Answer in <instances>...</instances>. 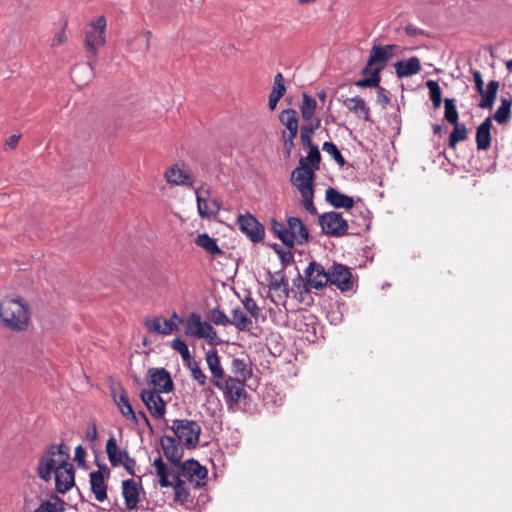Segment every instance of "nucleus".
<instances>
[{
	"label": "nucleus",
	"instance_id": "f257e3e1",
	"mask_svg": "<svg viewBox=\"0 0 512 512\" xmlns=\"http://www.w3.org/2000/svg\"><path fill=\"white\" fill-rule=\"evenodd\" d=\"M69 460V448L62 443L48 445L38 461V476L47 482L55 474V489L61 494L67 493L75 484V470Z\"/></svg>",
	"mask_w": 512,
	"mask_h": 512
},
{
	"label": "nucleus",
	"instance_id": "f03ea898",
	"mask_svg": "<svg viewBox=\"0 0 512 512\" xmlns=\"http://www.w3.org/2000/svg\"><path fill=\"white\" fill-rule=\"evenodd\" d=\"M107 20L101 15L91 20L84 32V49L87 58V65L92 71L95 68L98 51L106 44Z\"/></svg>",
	"mask_w": 512,
	"mask_h": 512
},
{
	"label": "nucleus",
	"instance_id": "7ed1b4c3",
	"mask_svg": "<svg viewBox=\"0 0 512 512\" xmlns=\"http://www.w3.org/2000/svg\"><path fill=\"white\" fill-rule=\"evenodd\" d=\"M0 317L4 324L12 330L23 331L28 327L29 308L21 298H5L0 305Z\"/></svg>",
	"mask_w": 512,
	"mask_h": 512
},
{
	"label": "nucleus",
	"instance_id": "20e7f679",
	"mask_svg": "<svg viewBox=\"0 0 512 512\" xmlns=\"http://www.w3.org/2000/svg\"><path fill=\"white\" fill-rule=\"evenodd\" d=\"M153 465L156 469V474L159 478V483L162 487L173 486L175 500L178 502H184L189 497V492L186 488L185 481L177 475L175 471L170 470L164 463L161 456L154 459Z\"/></svg>",
	"mask_w": 512,
	"mask_h": 512
},
{
	"label": "nucleus",
	"instance_id": "39448f33",
	"mask_svg": "<svg viewBox=\"0 0 512 512\" xmlns=\"http://www.w3.org/2000/svg\"><path fill=\"white\" fill-rule=\"evenodd\" d=\"M184 333L189 337L205 339L208 344L212 346H216L221 343V340L213 326L208 322L202 321L200 315L195 312L191 313L186 319Z\"/></svg>",
	"mask_w": 512,
	"mask_h": 512
},
{
	"label": "nucleus",
	"instance_id": "423d86ee",
	"mask_svg": "<svg viewBox=\"0 0 512 512\" xmlns=\"http://www.w3.org/2000/svg\"><path fill=\"white\" fill-rule=\"evenodd\" d=\"M311 291L312 290H267L268 296L275 304H282L287 309L288 307L294 309V301L300 304L296 307L297 309L310 306L313 303Z\"/></svg>",
	"mask_w": 512,
	"mask_h": 512
},
{
	"label": "nucleus",
	"instance_id": "0eeeda50",
	"mask_svg": "<svg viewBox=\"0 0 512 512\" xmlns=\"http://www.w3.org/2000/svg\"><path fill=\"white\" fill-rule=\"evenodd\" d=\"M170 429L188 448L195 447L199 442L201 427L194 420L175 419L172 421Z\"/></svg>",
	"mask_w": 512,
	"mask_h": 512
},
{
	"label": "nucleus",
	"instance_id": "6e6552de",
	"mask_svg": "<svg viewBox=\"0 0 512 512\" xmlns=\"http://www.w3.org/2000/svg\"><path fill=\"white\" fill-rule=\"evenodd\" d=\"M219 385L216 387L223 391L228 409L234 410L246 394L244 382L233 377H225L219 382Z\"/></svg>",
	"mask_w": 512,
	"mask_h": 512
},
{
	"label": "nucleus",
	"instance_id": "1a4fd4ad",
	"mask_svg": "<svg viewBox=\"0 0 512 512\" xmlns=\"http://www.w3.org/2000/svg\"><path fill=\"white\" fill-rule=\"evenodd\" d=\"M315 172L309 168L306 159L299 160V166L291 174L290 181L300 194L314 190Z\"/></svg>",
	"mask_w": 512,
	"mask_h": 512
},
{
	"label": "nucleus",
	"instance_id": "9d476101",
	"mask_svg": "<svg viewBox=\"0 0 512 512\" xmlns=\"http://www.w3.org/2000/svg\"><path fill=\"white\" fill-rule=\"evenodd\" d=\"M328 278V284L337 288H353L358 282V277L352 274L351 269L340 263H334L328 268Z\"/></svg>",
	"mask_w": 512,
	"mask_h": 512
},
{
	"label": "nucleus",
	"instance_id": "9b49d317",
	"mask_svg": "<svg viewBox=\"0 0 512 512\" xmlns=\"http://www.w3.org/2000/svg\"><path fill=\"white\" fill-rule=\"evenodd\" d=\"M319 223L324 233L334 237L346 234L348 223L338 212H327L319 217Z\"/></svg>",
	"mask_w": 512,
	"mask_h": 512
},
{
	"label": "nucleus",
	"instance_id": "f8f14e48",
	"mask_svg": "<svg viewBox=\"0 0 512 512\" xmlns=\"http://www.w3.org/2000/svg\"><path fill=\"white\" fill-rule=\"evenodd\" d=\"M198 213L202 218L210 219L221 209V202L218 199H210L208 188L200 187L196 190Z\"/></svg>",
	"mask_w": 512,
	"mask_h": 512
},
{
	"label": "nucleus",
	"instance_id": "ddd939ff",
	"mask_svg": "<svg viewBox=\"0 0 512 512\" xmlns=\"http://www.w3.org/2000/svg\"><path fill=\"white\" fill-rule=\"evenodd\" d=\"M238 224L240 231L252 242L257 243L263 240L265 235L264 226L252 214L239 215Z\"/></svg>",
	"mask_w": 512,
	"mask_h": 512
},
{
	"label": "nucleus",
	"instance_id": "4468645a",
	"mask_svg": "<svg viewBox=\"0 0 512 512\" xmlns=\"http://www.w3.org/2000/svg\"><path fill=\"white\" fill-rule=\"evenodd\" d=\"M165 179L169 184L179 186H192L195 177L184 163H176L165 172Z\"/></svg>",
	"mask_w": 512,
	"mask_h": 512
},
{
	"label": "nucleus",
	"instance_id": "2eb2a0df",
	"mask_svg": "<svg viewBox=\"0 0 512 512\" xmlns=\"http://www.w3.org/2000/svg\"><path fill=\"white\" fill-rule=\"evenodd\" d=\"M141 400L156 419L164 417L166 412V403L160 396V393L153 390H142L140 394Z\"/></svg>",
	"mask_w": 512,
	"mask_h": 512
},
{
	"label": "nucleus",
	"instance_id": "dca6fc26",
	"mask_svg": "<svg viewBox=\"0 0 512 512\" xmlns=\"http://www.w3.org/2000/svg\"><path fill=\"white\" fill-rule=\"evenodd\" d=\"M148 376L154 387V392L169 393L173 390L172 378L165 368H151L148 371Z\"/></svg>",
	"mask_w": 512,
	"mask_h": 512
},
{
	"label": "nucleus",
	"instance_id": "f3484780",
	"mask_svg": "<svg viewBox=\"0 0 512 512\" xmlns=\"http://www.w3.org/2000/svg\"><path fill=\"white\" fill-rule=\"evenodd\" d=\"M169 469L175 471L177 475H180V477L187 478L189 481L198 482L199 480L205 479L207 476L206 468L194 459L187 460L182 465Z\"/></svg>",
	"mask_w": 512,
	"mask_h": 512
},
{
	"label": "nucleus",
	"instance_id": "a211bd4d",
	"mask_svg": "<svg viewBox=\"0 0 512 512\" xmlns=\"http://www.w3.org/2000/svg\"><path fill=\"white\" fill-rule=\"evenodd\" d=\"M161 446L165 457L170 461L172 466L170 468H176L180 465L183 457V448L177 441L171 436H163L161 438Z\"/></svg>",
	"mask_w": 512,
	"mask_h": 512
},
{
	"label": "nucleus",
	"instance_id": "6ab92c4d",
	"mask_svg": "<svg viewBox=\"0 0 512 512\" xmlns=\"http://www.w3.org/2000/svg\"><path fill=\"white\" fill-rule=\"evenodd\" d=\"M308 283L312 288H325L329 282L328 270L315 262L312 261L305 271Z\"/></svg>",
	"mask_w": 512,
	"mask_h": 512
},
{
	"label": "nucleus",
	"instance_id": "aec40b11",
	"mask_svg": "<svg viewBox=\"0 0 512 512\" xmlns=\"http://www.w3.org/2000/svg\"><path fill=\"white\" fill-rule=\"evenodd\" d=\"M343 105L352 112L356 117L363 119L367 122H372L371 110L365 100L360 96L346 98L343 101Z\"/></svg>",
	"mask_w": 512,
	"mask_h": 512
},
{
	"label": "nucleus",
	"instance_id": "412c9836",
	"mask_svg": "<svg viewBox=\"0 0 512 512\" xmlns=\"http://www.w3.org/2000/svg\"><path fill=\"white\" fill-rule=\"evenodd\" d=\"M144 325L150 332L165 336L172 334L174 331H178L176 322L167 321V319L161 317L147 318L144 320Z\"/></svg>",
	"mask_w": 512,
	"mask_h": 512
},
{
	"label": "nucleus",
	"instance_id": "4be33fe9",
	"mask_svg": "<svg viewBox=\"0 0 512 512\" xmlns=\"http://www.w3.org/2000/svg\"><path fill=\"white\" fill-rule=\"evenodd\" d=\"M398 78H406L416 75L421 70V63L418 57L413 56L407 60H400L394 64Z\"/></svg>",
	"mask_w": 512,
	"mask_h": 512
},
{
	"label": "nucleus",
	"instance_id": "5701e85b",
	"mask_svg": "<svg viewBox=\"0 0 512 512\" xmlns=\"http://www.w3.org/2000/svg\"><path fill=\"white\" fill-rule=\"evenodd\" d=\"M91 491L95 499L103 502L107 499V485L105 483L104 473L100 470L92 471L89 475Z\"/></svg>",
	"mask_w": 512,
	"mask_h": 512
},
{
	"label": "nucleus",
	"instance_id": "b1692460",
	"mask_svg": "<svg viewBox=\"0 0 512 512\" xmlns=\"http://www.w3.org/2000/svg\"><path fill=\"white\" fill-rule=\"evenodd\" d=\"M207 366L212 374L215 386H220L219 382L225 378L224 370L220 363V358L216 350H208L205 354Z\"/></svg>",
	"mask_w": 512,
	"mask_h": 512
},
{
	"label": "nucleus",
	"instance_id": "393cba45",
	"mask_svg": "<svg viewBox=\"0 0 512 512\" xmlns=\"http://www.w3.org/2000/svg\"><path fill=\"white\" fill-rule=\"evenodd\" d=\"M287 223L288 233H291L293 236V244L295 242L298 244H304L308 242L309 232L301 219L298 217H289Z\"/></svg>",
	"mask_w": 512,
	"mask_h": 512
},
{
	"label": "nucleus",
	"instance_id": "a878e982",
	"mask_svg": "<svg viewBox=\"0 0 512 512\" xmlns=\"http://www.w3.org/2000/svg\"><path fill=\"white\" fill-rule=\"evenodd\" d=\"M326 201L335 208L351 209L354 206L352 197L345 195L338 190L330 187L326 190Z\"/></svg>",
	"mask_w": 512,
	"mask_h": 512
},
{
	"label": "nucleus",
	"instance_id": "bb28decb",
	"mask_svg": "<svg viewBox=\"0 0 512 512\" xmlns=\"http://www.w3.org/2000/svg\"><path fill=\"white\" fill-rule=\"evenodd\" d=\"M491 118L487 117L476 130V145L478 150H487L491 146Z\"/></svg>",
	"mask_w": 512,
	"mask_h": 512
},
{
	"label": "nucleus",
	"instance_id": "cd10ccee",
	"mask_svg": "<svg viewBox=\"0 0 512 512\" xmlns=\"http://www.w3.org/2000/svg\"><path fill=\"white\" fill-rule=\"evenodd\" d=\"M120 390H121V393L119 396L116 393H114V395H113L115 404L117 405L120 413L127 420L132 421L134 424H137L138 423L137 414L133 410V408L129 402V399L126 395L125 390L122 388Z\"/></svg>",
	"mask_w": 512,
	"mask_h": 512
},
{
	"label": "nucleus",
	"instance_id": "c85d7f7f",
	"mask_svg": "<svg viewBox=\"0 0 512 512\" xmlns=\"http://www.w3.org/2000/svg\"><path fill=\"white\" fill-rule=\"evenodd\" d=\"M499 85V81L491 80L487 84L486 89L482 88V93H479L481 96V100L478 103V107L482 109H491L493 107L495 99L497 97Z\"/></svg>",
	"mask_w": 512,
	"mask_h": 512
},
{
	"label": "nucleus",
	"instance_id": "c756f323",
	"mask_svg": "<svg viewBox=\"0 0 512 512\" xmlns=\"http://www.w3.org/2000/svg\"><path fill=\"white\" fill-rule=\"evenodd\" d=\"M123 497L128 510L136 508L138 504L139 491L136 482L132 479L124 480L122 483Z\"/></svg>",
	"mask_w": 512,
	"mask_h": 512
},
{
	"label": "nucleus",
	"instance_id": "7c9ffc66",
	"mask_svg": "<svg viewBox=\"0 0 512 512\" xmlns=\"http://www.w3.org/2000/svg\"><path fill=\"white\" fill-rule=\"evenodd\" d=\"M389 57L380 46L374 45L370 51V56L368 62L363 69V74L369 73L371 69L376 68L375 65L379 64L378 67L384 68L385 63L388 61Z\"/></svg>",
	"mask_w": 512,
	"mask_h": 512
},
{
	"label": "nucleus",
	"instance_id": "2f4dec72",
	"mask_svg": "<svg viewBox=\"0 0 512 512\" xmlns=\"http://www.w3.org/2000/svg\"><path fill=\"white\" fill-rule=\"evenodd\" d=\"M230 325H234L239 331H250L253 327V322L252 319L248 317L245 310L235 308L232 311Z\"/></svg>",
	"mask_w": 512,
	"mask_h": 512
},
{
	"label": "nucleus",
	"instance_id": "473e14b6",
	"mask_svg": "<svg viewBox=\"0 0 512 512\" xmlns=\"http://www.w3.org/2000/svg\"><path fill=\"white\" fill-rule=\"evenodd\" d=\"M194 242L198 247L203 248L207 253L211 255L223 254L222 250L217 245L216 240L210 237L207 233L199 234L195 238Z\"/></svg>",
	"mask_w": 512,
	"mask_h": 512
},
{
	"label": "nucleus",
	"instance_id": "72a5a7b5",
	"mask_svg": "<svg viewBox=\"0 0 512 512\" xmlns=\"http://www.w3.org/2000/svg\"><path fill=\"white\" fill-rule=\"evenodd\" d=\"M511 107H512V98L511 97H502L500 99V106L496 110L493 115L494 120L498 124H506L511 118Z\"/></svg>",
	"mask_w": 512,
	"mask_h": 512
},
{
	"label": "nucleus",
	"instance_id": "f704fd0d",
	"mask_svg": "<svg viewBox=\"0 0 512 512\" xmlns=\"http://www.w3.org/2000/svg\"><path fill=\"white\" fill-rule=\"evenodd\" d=\"M66 503L58 496H52L50 500L42 502L34 512H65Z\"/></svg>",
	"mask_w": 512,
	"mask_h": 512
},
{
	"label": "nucleus",
	"instance_id": "c9c22d12",
	"mask_svg": "<svg viewBox=\"0 0 512 512\" xmlns=\"http://www.w3.org/2000/svg\"><path fill=\"white\" fill-rule=\"evenodd\" d=\"M106 452L108 459L113 467H118L122 464L124 456L121 455L122 451L118 450L117 442L114 437H110L107 440Z\"/></svg>",
	"mask_w": 512,
	"mask_h": 512
},
{
	"label": "nucleus",
	"instance_id": "e433bc0d",
	"mask_svg": "<svg viewBox=\"0 0 512 512\" xmlns=\"http://www.w3.org/2000/svg\"><path fill=\"white\" fill-rule=\"evenodd\" d=\"M232 373L235 375V379H240L245 382L251 376V369L248 367L246 362L239 358H234L231 363Z\"/></svg>",
	"mask_w": 512,
	"mask_h": 512
},
{
	"label": "nucleus",
	"instance_id": "4c0bfd02",
	"mask_svg": "<svg viewBox=\"0 0 512 512\" xmlns=\"http://www.w3.org/2000/svg\"><path fill=\"white\" fill-rule=\"evenodd\" d=\"M279 120L286 127V130L299 129L298 114L294 109L283 110L279 115Z\"/></svg>",
	"mask_w": 512,
	"mask_h": 512
},
{
	"label": "nucleus",
	"instance_id": "58836bf2",
	"mask_svg": "<svg viewBox=\"0 0 512 512\" xmlns=\"http://www.w3.org/2000/svg\"><path fill=\"white\" fill-rule=\"evenodd\" d=\"M303 101L300 105V111L302 118L306 121H309L312 119L316 108H317V102L316 100L309 96L307 93H303L302 95Z\"/></svg>",
	"mask_w": 512,
	"mask_h": 512
},
{
	"label": "nucleus",
	"instance_id": "ea45409f",
	"mask_svg": "<svg viewBox=\"0 0 512 512\" xmlns=\"http://www.w3.org/2000/svg\"><path fill=\"white\" fill-rule=\"evenodd\" d=\"M452 125L454 126V128L450 133L448 145L451 148H455L459 142L467 139L468 129L464 124H461L459 122L457 124Z\"/></svg>",
	"mask_w": 512,
	"mask_h": 512
},
{
	"label": "nucleus",
	"instance_id": "a19ab883",
	"mask_svg": "<svg viewBox=\"0 0 512 512\" xmlns=\"http://www.w3.org/2000/svg\"><path fill=\"white\" fill-rule=\"evenodd\" d=\"M187 369L190 371L191 377L195 380L200 386H204L207 382V376L202 371L200 364L195 359H191L187 363L184 364Z\"/></svg>",
	"mask_w": 512,
	"mask_h": 512
},
{
	"label": "nucleus",
	"instance_id": "79ce46f5",
	"mask_svg": "<svg viewBox=\"0 0 512 512\" xmlns=\"http://www.w3.org/2000/svg\"><path fill=\"white\" fill-rule=\"evenodd\" d=\"M444 119L450 124H457L459 122V113L452 98L444 100Z\"/></svg>",
	"mask_w": 512,
	"mask_h": 512
},
{
	"label": "nucleus",
	"instance_id": "37998d69",
	"mask_svg": "<svg viewBox=\"0 0 512 512\" xmlns=\"http://www.w3.org/2000/svg\"><path fill=\"white\" fill-rule=\"evenodd\" d=\"M271 229L286 246H293V236L288 233V227L280 222L273 221Z\"/></svg>",
	"mask_w": 512,
	"mask_h": 512
},
{
	"label": "nucleus",
	"instance_id": "c03bdc74",
	"mask_svg": "<svg viewBox=\"0 0 512 512\" xmlns=\"http://www.w3.org/2000/svg\"><path fill=\"white\" fill-rule=\"evenodd\" d=\"M382 70V67H376L371 69V71L368 73L370 74V77L363 78L358 80L355 85L360 88H366V87H378L381 81L380 72Z\"/></svg>",
	"mask_w": 512,
	"mask_h": 512
},
{
	"label": "nucleus",
	"instance_id": "a18cd8bd",
	"mask_svg": "<svg viewBox=\"0 0 512 512\" xmlns=\"http://www.w3.org/2000/svg\"><path fill=\"white\" fill-rule=\"evenodd\" d=\"M426 86L429 90L430 100L434 109H438L442 103V91L439 84L434 80H428Z\"/></svg>",
	"mask_w": 512,
	"mask_h": 512
},
{
	"label": "nucleus",
	"instance_id": "49530a36",
	"mask_svg": "<svg viewBox=\"0 0 512 512\" xmlns=\"http://www.w3.org/2000/svg\"><path fill=\"white\" fill-rule=\"evenodd\" d=\"M171 347L173 350H175L176 352H178L181 355V357L184 361V364L187 363L188 361H190L191 359H193L191 357V354H190V351H189V348H188L186 342L183 339H181L180 337H177L172 340Z\"/></svg>",
	"mask_w": 512,
	"mask_h": 512
},
{
	"label": "nucleus",
	"instance_id": "de8ad7c7",
	"mask_svg": "<svg viewBox=\"0 0 512 512\" xmlns=\"http://www.w3.org/2000/svg\"><path fill=\"white\" fill-rule=\"evenodd\" d=\"M208 319L216 325H230V318L223 311L217 308H214L209 312Z\"/></svg>",
	"mask_w": 512,
	"mask_h": 512
},
{
	"label": "nucleus",
	"instance_id": "09e8293b",
	"mask_svg": "<svg viewBox=\"0 0 512 512\" xmlns=\"http://www.w3.org/2000/svg\"><path fill=\"white\" fill-rule=\"evenodd\" d=\"M322 149L326 153L330 154L340 166L345 165L344 157L333 142H324Z\"/></svg>",
	"mask_w": 512,
	"mask_h": 512
},
{
	"label": "nucleus",
	"instance_id": "8fccbe9b",
	"mask_svg": "<svg viewBox=\"0 0 512 512\" xmlns=\"http://www.w3.org/2000/svg\"><path fill=\"white\" fill-rule=\"evenodd\" d=\"M305 159L309 168H313L314 172L320 169L321 154L318 147H311Z\"/></svg>",
	"mask_w": 512,
	"mask_h": 512
},
{
	"label": "nucleus",
	"instance_id": "3c124183",
	"mask_svg": "<svg viewBox=\"0 0 512 512\" xmlns=\"http://www.w3.org/2000/svg\"><path fill=\"white\" fill-rule=\"evenodd\" d=\"M274 95L283 97L286 93L285 78L282 73H277L274 77V82L271 92Z\"/></svg>",
	"mask_w": 512,
	"mask_h": 512
},
{
	"label": "nucleus",
	"instance_id": "603ef678",
	"mask_svg": "<svg viewBox=\"0 0 512 512\" xmlns=\"http://www.w3.org/2000/svg\"><path fill=\"white\" fill-rule=\"evenodd\" d=\"M302 204L304 208L312 215L317 214V208L314 205L313 199H314V190L302 193Z\"/></svg>",
	"mask_w": 512,
	"mask_h": 512
},
{
	"label": "nucleus",
	"instance_id": "864d4df0",
	"mask_svg": "<svg viewBox=\"0 0 512 512\" xmlns=\"http://www.w3.org/2000/svg\"><path fill=\"white\" fill-rule=\"evenodd\" d=\"M244 310L249 312L252 316L257 317L259 314V308L255 301L250 297H245L243 300Z\"/></svg>",
	"mask_w": 512,
	"mask_h": 512
},
{
	"label": "nucleus",
	"instance_id": "5fc2aeb1",
	"mask_svg": "<svg viewBox=\"0 0 512 512\" xmlns=\"http://www.w3.org/2000/svg\"><path fill=\"white\" fill-rule=\"evenodd\" d=\"M122 456H124L123 462L121 465L124 466V468L131 474L134 475V468L136 466V461L131 458L127 451L123 450L121 453Z\"/></svg>",
	"mask_w": 512,
	"mask_h": 512
},
{
	"label": "nucleus",
	"instance_id": "6e6d98bb",
	"mask_svg": "<svg viewBox=\"0 0 512 512\" xmlns=\"http://www.w3.org/2000/svg\"><path fill=\"white\" fill-rule=\"evenodd\" d=\"M67 41L64 28L57 32L51 40V47H59Z\"/></svg>",
	"mask_w": 512,
	"mask_h": 512
},
{
	"label": "nucleus",
	"instance_id": "4d7b16f0",
	"mask_svg": "<svg viewBox=\"0 0 512 512\" xmlns=\"http://www.w3.org/2000/svg\"><path fill=\"white\" fill-rule=\"evenodd\" d=\"M377 88V102L381 104L383 107H386L390 103V98L388 97L386 90L379 86Z\"/></svg>",
	"mask_w": 512,
	"mask_h": 512
},
{
	"label": "nucleus",
	"instance_id": "13d9d810",
	"mask_svg": "<svg viewBox=\"0 0 512 512\" xmlns=\"http://www.w3.org/2000/svg\"><path fill=\"white\" fill-rule=\"evenodd\" d=\"M319 126H320V119H317L315 124L308 123V124L302 125L300 134L312 136V134L315 132V130L319 128Z\"/></svg>",
	"mask_w": 512,
	"mask_h": 512
},
{
	"label": "nucleus",
	"instance_id": "bf43d9fd",
	"mask_svg": "<svg viewBox=\"0 0 512 512\" xmlns=\"http://www.w3.org/2000/svg\"><path fill=\"white\" fill-rule=\"evenodd\" d=\"M473 80L475 83V88L478 93H482V88H484V81L482 79V75L480 71L474 70L472 71Z\"/></svg>",
	"mask_w": 512,
	"mask_h": 512
},
{
	"label": "nucleus",
	"instance_id": "052dcab7",
	"mask_svg": "<svg viewBox=\"0 0 512 512\" xmlns=\"http://www.w3.org/2000/svg\"><path fill=\"white\" fill-rule=\"evenodd\" d=\"M85 457H86V452H85L84 448L81 445H78L75 448L74 460L78 463V465H84Z\"/></svg>",
	"mask_w": 512,
	"mask_h": 512
},
{
	"label": "nucleus",
	"instance_id": "680f3d73",
	"mask_svg": "<svg viewBox=\"0 0 512 512\" xmlns=\"http://www.w3.org/2000/svg\"><path fill=\"white\" fill-rule=\"evenodd\" d=\"M20 137H21L20 135H15V134L9 136L5 141V149H9V150L15 149L19 144Z\"/></svg>",
	"mask_w": 512,
	"mask_h": 512
},
{
	"label": "nucleus",
	"instance_id": "e2e57ef3",
	"mask_svg": "<svg viewBox=\"0 0 512 512\" xmlns=\"http://www.w3.org/2000/svg\"><path fill=\"white\" fill-rule=\"evenodd\" d=\"M97 438V429L96 425L92 424L86 431V439L90 442H94Z\"/></svg>",
	"mask_w": 512,
	"mask_h": 512
},
{
	"label": "nucleus",
	"instance_id": "0e129e2a",
	"mask_svg": "<svg viewBox=\"0 0 512 512\" xmlns=\"http://www.w3.org/2000/svg\"><path fill=\"white\" fill-rule=\"evenodd\" d=\"M298 135V130H284L282 132V140H295Z\"/></svg>",
	"mask_w": 512,
	"mask_h": 512
},
{
	"label": "nucleus",
	"instance_id": "69168bd1",
	"mask_svg": "<svg viewBox=\"0 0 512 512\" xmlns=\"http://www.w3.org/2000/svg\"><path fill=\"white\" fill-rule=\"evenodd\" d=\"M281 98L282 97H280L278 95H274L272 93L269 94L268 106L271 111H273L276 108V106Z\"/></svg>",
	"mask_w": 512,
	"mask_h": 512
},
{
	"label": "nucleus",
	"instance_id": "338daca9",
	"mask_svg": "<svg viewBox=\"0 0 512 512\" xmlns=\"http://www.w3.org/2000/svg\"><path fill=\"white\" fill-rule=\"evenodd\" d=\"M283 146L285 150L286 157H290L291 152L295 146L294 140H285L283 141Z\"/></svg>",
	"mask_w": 512,
	"mask_h": 512
},
{
	"label": "nucleus",
	"instance_id": "774afa93",
	"mask_svg": "<svg viewBox=\"0 0 512 512\" xmlns=\"http://www.w3.org/2000/svg\"><path fill=\"white\" fill-rule=\"evenodd\" d=\"M300 139H301L302 145L305 147H308L309 150L311 149V147H317L316 145L313 144L311 136L300 134Z\"/></svg>",
	"mask_w": 512,
	"mask_h": 512
}]
</instances>
